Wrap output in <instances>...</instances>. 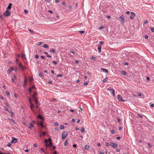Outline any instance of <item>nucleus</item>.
I'll list each match as a JSON object with an SVG mask.
<instances>
[{
    "label": "nucleus",
    "mask_w": 154,
    "mask_h": 154,
    "mask_svg": "<svg viewBox=\"0 0 154 154\" xmlns=\"http://www.w3.org/2000/svg\"><path fill=\"white\" fill-rule=\"evenodd\" d=\"M68 132L67 131H63L62 134V139L64 140L66 138V137L67 135Z\"/></svg>",
    "instance_id": "nucleus-1"
},
{
    "label": "nucleus",
    "mask_w": 154,
    "mask_h": 154,
    "mask_svg": "<svg viewBox=\"0 0 154 154\" xmlns=\"http://www.w3.org/2000/svg\"><path fill=\"white\" fill-rule=\"evenodd\" d=\"M108 90L111 93L112 95L115 96V90L112 88L109 87L108 88Z\"/></svg>",
    "instance_id": "nucleus-2"
},
{
    "label": "nucleus",
    "mask_w": 154,
    "mask_h": 154,
    "mask_svg": "<svg viewBox=\"0 0 154 154\" xmlns=\"http://www.w3.org/2000/svg\"><path fill=\"white\" fill-rule=\"evenodd\" d=\"M11 14L10 11L8 10H6V11L3 14V15L6 17L9 16Z\"/></svg>",
    "instance_id": "nucleus-3"
},
{
    "label": "nucleus",
    "mask_w": 154,
    "mask_h": 154,
    "mask_svg": "<svg viewBox=\"0 0 154 154\" xmlns=\"http://www.w3.org/2000/svg\"><path fill=\"white\" fill-rule=\"evenodd\" d=\"M12 140L11 141V143H16L18 141V140L15 138L12 137Z\"/></svg>",
    "instance_id": "nucleus-4"
},
{
    "label": "nucleus",
    "mask_w": 154,
    "mask_h": 154,
    "mask_svg": "<svg viewBox=\"0 0 154 154\" xmlns=\"http://www.w3.org/2000/svg\"><path fill=\"white\" fill-rule=\"evenodd\" d=\"M117 98L120 101L124 102L125 101V100H124L122 98L121 96V95H118L117 96Z\"/></svg>",
    "instance_id": "nucleus-5"
},
{
    "label": "nucleus",
    "mask_w": 154,
    "mask_h": 154,
    "mask_svg": "<svg viewBox=\"0 0 154 154\" xmlns=\"http://www.w3.org/2000/svg\"><path fill=\"white\" fill-rule=\"evenodd\" d=\"M135 16V14L133 12H131V16L130 17V18L131 19H132Z\"/></svg>",
    "instance_id": "nucleus-6"
},
{
    "label": "nucleus",
    "mask_w": 154,
    "mask_h": 154,
    "mask_svg": "<svg viewBox=\"0 0 154 154\" xmlns=\"http://www.w3.org/2000/svg\"><path fill=\"white\" fill-rule=\"evenodd\" d=\"M37 125L38 126H41V127L42 128H43L44 127V125H43L42 122H38L37 123Z\"/></svg>",
    "instance_id": "nucleus-7"
},
{
    "label": "nucleus",
    "mask_w": 154,
    "mask_h": 154,
    "mask_svg": "<svg viewBox=\"0 0 154 154\" xmlns=\"http://www.w3.org/2000/svg\"><path fill=\"white\" fill-rule=\"evenodd\" d=\"M19 67L21 69V70H24L26 68V67L22 65L20 63H19Z\"/></svg>",
    "instance_id": "nucleus-8"
},
{
    "label": "nucleus",
    "mask_w": 154,
    "mask_h": 154,
    "mask_svg": "<svg viewBox=\"0 0 154 154\" xmlns=\"http://www.w3.org/2000/svg\"><path fill=\"white\" fill-rule=\"evenodd\" d=\"M119 18L121 19V22L122 23H123L124 22V16L123 15H122L120 16Z\"/></svg>",
    "instance_id": "nucleus-9"
},
{
    "label": "nucleus",
    "mask_w": 154,
    "mask_h": 154,
    "mask_svg": "<svg viewBox=\"0 0 154 154\" xmlns=\"http://www.w3.org/2000/svg\"><path fill=\"white\" fill-rule=\"evenodd\" d=\"M110 145L113 148H116L117 146V145L116 144L112 142L110 143Z\"/></svg>",
    "instance_id": "nucleus-10"
},
{
    "label": "nucleus",
    "mask_w": 154,
    "mask_h": 154,
    "mask_svg": "<svg viewBox=\"0 0 154 154\" xmlns=\"http://www.w3.org/2000/svg\"><path fill=\"white\" fill-rule=\"evenodd\" d=\"M27 82V79L26 77H25L24 80V84L23 85V87H25V85H26Z\"/></svg>",
    "instance_id": "nucleus-11"
},
{
    "label": "nucleus",
    "mask_w": 154,
    "mask_h": 154,
    "mask_svg": "<svg viewBox=\"0 0 154 154\" xmlns=\"http://www.w3.org/2000/svg\"><path fill=\"white\" fill-rule=\"evenodd\" d=\"M12 4L11 3H10L7 8V10H9L11 8Z\"/></svg>",
    "instance_id": "nucleus-12"
},
{
    "label": "nucleus",
    "mask_w": 154,
    "mask_h": 154,
    "mask_svg": "<svg viewBox=\"0 0 154 154\" xmlns=\"http://www.w3.org/2000/svg\"><path fill=\"white\" fill-rule=\"evenodd\" d=\"M101 45H99L98 46H97V47H98V51H99V53H100L101 52Z\"/></svg>",
    "instance_id": "nucleus-13"
},
{
    "label": "nucleus",
    "mask_w": 154,
    "mask_h": 154,
    "mask_svg": "<svg viewBox=\"0 0 154 154\" xmlns=\"http://www.w3.org/2000/svg\"><path fill=\"white\" fill-rule=\"evenodd\" d=\"M38 118L42 120H44V118L41 115H38Z\"/></svg>",
    "instance_id": "nucleus-14"
},
{
    "label": "nucleus",
    "mask_w": 154,
    "mask_h": 154,
    "mask_svg": "<svg viewBox=\"0 0 154 154\" xmlns=\"http://www.w3.org/2000/svg\"><path fill=\"white\" fill-rule=\"evenodd\" d=\"M101 70L105 72L106 73H107L108 72V71L107 69L104 68H101Z\"/></svg>",
    "instance_id": "nucleus-15"
},
{
    "label": "nucleus",
    "mask_w": 154,
    "mask_h": 154,
    "mask_svg": "<svg viewBox=\"0 0 154 154\" xmlns=\"http://www.w3.org/2000/svg\"><path fill=\"white\" fill-rule=\"evenodd\" d=\"M29 125H30V126H29V127L30 129H32V128L34 127V125L32 123H30L29 124Z\"/></svg>",
    "instance_id": "nucleus-16"
},
{
    "label": "nucleus",
    "mask_w": 154,
    "mask_h": 154,
    "mask_svg": "<svg viewBox=\"0 0 154 154\" xmlns=\"http://www.w3.org/2000/svg\"><path fill=\"white\" fill-rule=\"evenodd\" d=\"M30 108L32 110H33V109L34 108V105L32 103L30 104Z\"/></svg>",
    "instance_id": "nucleus-17"
},
{
    "label": "nucleus",
    "mask_w": 154,
    "mask_h": 154,
    "mask_svg": "<svg viewBox=\"0 0 154 154\" xmlns=\"http://www.w3.org/2000/svg\"><path fill=\"white\" fill-rule=\"evenodd\" d=\"M33 99L34 100L35 103H37V102H38L37 101V99L35 98V96L34 97V96H33Z\"/></svg>",
    "instance_id": "nucleus-18"
},
{
    "label": "nucleus",
    "mask_w": 154,
    "mask_h": 154,
    "mask_svg": "<svg viewBox=\"0 0 154 154\" xmlns=\"http://www.w3.org/2000/svg\"><path fill=\"white\" fill-rule=\"evenodd\" d=\"M50 52H52L53 53H54L55 52V51L54 49L51 48L50 50Z\"/></svg>",
    "instance_id": "nucleus-19"
},
{
    "label": "nucleus",
    "mask_w": 154,
    "mask_h": 154,
    "mask_svg": "<svg viewBox=\"0 0 154 154\" xmlns=\"http://www.w3.org/2000/svg\"><path fill=\"white\" fill-rule=\"evenodd\" d=\"M43 47L45 48H48L49 46L47 44H45L43 45Z\"/></svg>",
    "instance_id": "nucleus-20"
},
{
    "label": "nucleus",
    "mask_w": 154,
    "mask_h": 154,
    "mask_svg": "<svg viewBox=\"0 0 154 154\" xmlns=\"http://www.w3.org/2000/svg\"><path fill=\"white\" fill-rule=\"evenodd\" d=\"M46 134V132H45V131H43V132H42V134H39V136H40V137H41L42 136V135H43L44 136V135H45Z\"/></svg>",
    "instance_id": "nucleus-21"
},
{
    "label": "nucleus",
    "mask_w": 154,
    "mask_h": 154,
    "mask_svg": "<svg viewBox=\"0 0 154 154\" xmlns=\"http://www.w3.org/2000/svg\"><path fill=\"white\" fill-rule=\"evenodd\" d=\"M89 146L88 145H86L85 146V148L86 150H88L89 149Z\"/></svg>",
    "instance_id": "nucleus-22"
},
{
    "label": "nucleus",
    "mask_w": 154,
    "mask_h": 154,
    "mask_svg": "<svg viewBox=\"0 0 154 154\" xmlns=\"http://www.w3.org/2000/svg\"><path fill=\"white\" fill-rule=\"evenodd\" d=\"M80 131L81 132H84L85 131V129L83 128H81L80 129Z\"/></svg>",
    "instance_id": "nucleus-23"
},
{
    "label": "nucleus",
    "mask_w": 154,
    "mask_h": 154,
    "mask_svg": "<svg viewBox=\"0 0 154 154\" xmlns=\"http://www.w3.org/2000/svg\"><path fill=\"white\" fill-rule=\"evenodd\" d=\"M122 74L123 75H125L126 74V72L124 71H123L121 72Z\"/></svg>",
    "instance_id": "nucleus-24"
},
{
    "label": "nucleus",
    "mask_w": 154,
    "mask_h": 154,
    "mask_svg": "<svg viewBox=\"0 0 154 154\" xmlns=\"http://www.w3.org/2000/svg\"><path fill=\"white\" fill-rule=\"evenodd\" d=\"M29 30L31 33L32 34H33L34 33V31L33 30H32L31 29H29Z\"/></svg>",
    "instance_id": "nucleus-25"
},
{
    "label": "nucleus",
    "mask_w": 154,
    "mask_h": 154,
    "mask_svg": "<svg viewBox=\"0 0 154 154\" xmlns=\"http://www.w3.org/2000/svg\"><path fill=\"white\" fill-rule=\"evenodd\" d=\"M12 143H11V142H10V143H9L8 144H7V146L8 147H10L11 146L12 144Z\"/></svg>",
    "instance_id": "nucleus-26"
},
{
    "label": "nucleus",
    "mask_w": 154,
    "mask_h": 154,
    "mask_svg": "<svg viewBox=\"0 0 154 154\" xmlns=\"http://www.w3.org/2000/svg\"><path fill=\"white\" fill-rule=\"evenodd\" d=\"M10 121L12 122L13 124H15V121L12 119H10Z\"/></svg>",
    "instance_id": "nucleus-27"
},
{
    "label": "nucleus",
    "mask_w": 154,
    "mask_h": 154,
    "mask_svg": "<svg viewBox=\"0 0 154 154\" xmlns=\"http://www.w3.org/2000/svg\"><path fill=\"white\" fill-rule=\"evenodd\" d=\"M44 75L42 72H40L39 74V76L40 77H43Z\"/></svg>",
    "instance_id": "nucleus-28"
},
{
    "label": "nucleus",
    "mask_w": 154,
    "mask_h": 154,
    "mask_svg": "<svg viewBox=\"0 0 154 154\" xmlns=\"http://www.w3.org/2000/svg\"><path fill=\"white\" fill-rule=\"evenodd\" d=\"M107 81V78H106L105 79H104L103 80V82H106Z\"/></svg>",
    "instance_id": "nucleus-29"
},
{
    "label": "nucleus",
    "mask_w": 154,
    "mask_h": 154,
    "mask_svg": "<svg viewBox=\"0 0 154 154\" xmlns=\"http://www.w3.org/2000/svg\"><path fill=\"white\" fill-rule=\"evenodd\" d=\"M90 59H91V60H95V59H96V58L95 57H90Z\"/></svg>",
    "instance_id": "nucleus-30"
},
{
    "label": "nucleus",
    "mask_w": 154,
    "mask_h": 154,
    "mask_svg": "<svg viewBox=\"0 0 154 154\" xmlns=\"http://www.w3.org/2000/svg\"><path fill=\"white\" fill-rule=\"evenodd\" d=\"M53 145V144H52V142H49V146H52Z\"/></svg>",
    "instance_id": "nucleus-31"
},
{
    "label": "nucleus",
    "mask_w": 154,
    "mask_h": 154,
    "mask_svg": "<svg viewBox=\"0 0 154 154\" xmlns=\"http://www.w3.org/2000/svg\"><path fill=\"white\" fill-rule=\"evenodd\" d=\"M36 105V108H38L40 104H39L38 102H37V103H35Z\"/></svg>",
    "instance_id": "nucleus-32"
},
{
    "label": "nucleus",
    "mask_w": 154,
    "mask_h": 154,
    "mask_svg": "<svg viewBox=\"0 0 154 154\" xmlns=\"http://www.w3.org/2000/svg\"><path fill=\"white\" fill-rule=\"evenodd\" d=\"M67 144H68V141H67V140H66L65 141L64 143V146H66L67 145Z\"/></svg>",
    "instance_id": "nucleus-33"
},
{
    "label": "nucleus",
    "mask_w": 154,
    "mask_h": 154,
    "mask_svg": "<svg viewBox=\"0 0 154 154\" xmlns=\"http://www.w3.org/2000/svg\"><path fill=\"white\" fill-rule=\"evenodd\" d=\"M137 116H138L140 117V118H142L143 117V116L141 115L139 113H138L137 114Z\"/></svg>",
    "instance_id": "nucleus-34"
},
{
    "label": "nucleus",
    "mask_w": 154,
    "mask_h": 154,
    "mask_svg": "<svg viewBox=\"0 0 154 154\" xmlns=\"http://www.w3.org/2000/svg\"><path fill=\"white\" fill-rule=\"evenodd\" d=\"M148 145L149 146V147L150 148L152 147V145L150 143H147Z\"/></svg>",
    "instance_id": "nucleus-35"
},
{
    "label": "nucleus",
    "mask_w": 154,
    "mask_h": 154,
    "mask_svg": "<svg viewBox=\"0 0 154 154\" xmlns=\"http://www.w3.org/2000/svg\"><path fill=\"white\" fill-rule=\"evenodd\" d=\"M150 29L152 32H154V28L151 27Z\"/></svg>",
    "instance_id": "nucleus-36"
},
{
    "label": "nucleus",
    "mask_w": 154,
    "mask_h": 154,
    "mask_svg": "<svg viewBox=\"0 0 154 154\" xmlns=\"http://www.w3.org/2000/svg\"><path fill=\"white\" fill-rule=\"evenodd\" d=\"M6 94L8 96L10 95L9 92L8 91H6Z\"/></svg>",
    "instance_id": "nucleus-37"
},
{
    "label": "nucleus",
    "mask_w": 154,
    "mask_h": 154,
    "mask_svg": "<svg viewBox=\"0 0 154 154\" xmlns=\"http://www.w3.org/2000/svg\"><path fill=\"white\" fill-rule=\"evenodd\" d=\"M60 128L61 129H62L64 128V127L63 125H61L60 127Z\"/></svg>",
    "instance_id": "nucleus-38"
},
{
    "label": "nucleus",
    "mask_w": 154,
    "mask_h": 154,
    "mask_svg": "<svg viewBox=\"0 0 154 154\" xmlns=\"http://www.w3.org/2000/svg\"><path fill=\"white\" fill-rule=\"evenodd\" d=\"M53 63L54 64H55V65H56V64H57L58 62H57V61H53Z\"/></svg>",
    "instance_id": "nucleus-39"
},
{
    "label": "nucleus",
    "mask_w": 154,
    "mask_h": 154,
    "mask_svg": "<svg viewBox=\"0 0 154 154\" xmlns=\"http://www.w3.org/2000/svg\"><path fill=\"white\" fill-rule=\"evenodd\" d=\"M99 43L100 44V45H102V44H103V43H104V42H103L100 41L99 42Z\"/></svg>",
    "instance_id": "nucleus-40"
},
{
    "label": "nucleus",
    "mask_w": 154,
    "mask_h": 154,
    "mask_svg": "<svg viewBox=\"0 0 154 154\" xmlns=\"http://www.w3.org/2000/svg\"><path fill=\"white\" fill-rule=\"evenodd\" d=\"M79 32L81 34L85 32V31H79Z\"/></svg>",
    "instance_id": "nucleus-41"
},
{
    "label": "nucleus",
    "mask_w": 154,
    "mask_h": 154,
    "mask_svg": "<svg viewBox=\"0 0 154 154\" xmlns=\"http://www.w3.org/2000/svg\"><path fill=\"white\" fill-rule=\"evenodd\" d=\"M29 80L30 82H31L33 81V79L32 78H30L29 79Z\"/></svg>",
    "instance_id": "nucleus-42"
},
{
    "label": "nucleus",
    "mask_w": 154,
    "mask_h": 154,
    "mask_svg": "<svg viewBox=\"0 0 154 154\" xmlns=\"http://www.w3.org/2000/svg\"><path fill=\"white\" fill-rule=\"evenodd\" d=\"M115 132V130L113 129L111 131V132L112 134H114Z\"/></svg>",
    "instance_id": "nucleus-43"
},
{
    "label": "nucleus",
    "mask_w": 154,
    "mask_h": 154,
    "mask_svg": "<svg viewBox=\"0 0 154 154\" xmlns=\"http://www.w3.org/2000/svg\"><path fill=\"white\" fill-rule=\"evenodd\" d=\"M24 12L25 13L27 14L28 13V11L27 10L25 9L24 10Z\"/></svg>",
    "instance_id": "nucleus-44"
},
{
    "label": "nucleus",
    "mask_w": 154,
    "mask_h": 154,
    "mask_svg": "<svg viewBox=\"0 0 154 154\" xmlns=\"http://www.w3.org/2000/svg\"><path fill=\"white\" fill-rule=\"evenodd\" d=\"M42 44V42H39L38 43V45H40Z\"/></svg>",
    "instance_id": "nucleus-45"
},
{
    "label": "nucleus",
    "mask_w": 154,
    "mask_h": 154,
    "mask_svg": "<svg viewBox=\"0 0 154 154\" xmlns=\"http://www.w3.org/2000/svg\"><path fill=\"white\" fill-rule=\"evenodd\" d=\"M148 21L147 20H145L144 22V24H146L148 23Z\"/></svg>",
    "instance_id": "nucleus-46"
},
{
    "label": "nucleus",
    "mask_w": 154,
    "mask_h": 154,
    "mask_svg": "<svg viewBox=\"0 0 154 154\" xmlns=\"http://www.w3.org/2000/svg\"><path fill=\"white\" fill-rule=\"evenodd\" d=\"M73 146L74 148H76L77 147V145L75 144L73 145Z\"/></svg>",
    "instance_id": "nucleus-47"
},
{
    "label": "nucleus",
    "mask_w": 154,
    "mask_h": 154,
    "mask_svg": "<svg viewBox=\"0 0 154 154\" xmlns=\"http://www.w3.org/2000/svg\"><path fill=\"white\" fill-rule=\"evenodd\" d=\"M48 140L47 139H45L44 140V142L45 143H46V144H47V143H48Z\"/></svg>",
    "instance_id": "nucleus-48"
},
{
    "label": "nucleus",
    "mask_w": 154,
    "mask_h": 154,
    "mask_svg": "<svg viewBox=\"0 0 154 154\" xmlns=\"http://www.w3.org/2000/svg\"><path fill=\"white\" fill-rule=\"evenodd\" d=\"M54 125L55 126H57L58 125V124L57 122H56L54 123Z\"/></svg>",
    "instance_id": "nucleus-49"
},
{
    "label": "nucleus",
    "mask_w": 154,
    "mask_h": 154,
    "mask_svg": "<svg viewBox=\"0 0 154 154\" xmlns=\"http://www.w3.org/2000/svg\"><path fill=\"white\" fill-rule=\"evenodd\" d=\"M105 145L106 146H108L109 145V143H106V144H105Z\"/></svg>",
    "instance_id": "nucleus-50"
},
{
    "label": "nucleus",
    "mask_w": 154,
    "mask_h": 154,
    "mask_svg": "<svg viewBox=\"0 0 154 154\" xmlns=\"http://www.w3.org/2000/svg\"><path fill=\"white\" fill-rule=\"evenodd\" d=\"M29 93H31V92L32 90L31 88H30L29 89Z\"/></svg>",
    "instance_id": "nucleus-51"
},
{
    "label": "nucleus",
    "mask_w": 154,
    "mask_h": 154,
    "mask_svg": "<svg viewBox=\"0 0 154 154\" xmlns=\"http://www.w3.org/2000/svg\"><path fill=\"white\" fill-rule=\"evenodd\" d=\"M4 109H5L6 110V111H8V108H7V107H6V106H4Z\"/></svg>",
    "instance_id": "nucleus-52"
},
{
    "label": "nucleus",
    "mask_w": 154,
    "mask_h": 154,
    "mask_svg": "<svg viewBox=\"0 0 154 154\" xmlns=\"http://www.w3.org/2000/svg\"><path fill=\"white\" fill-rule=\"evenodd\" d=\"M137 93H138V96H141V93L140 92H138Z\"/></svg>",
    "instance_id": "nucleus-53"
},
{
    "label": "nucleus",
    "mask_w": 154,
    "mask_h": 154,
    "mask_svg": "<svg viewBox=\"0 0 154 154\" xmlns=\"http://www.w3.org/2000/svg\"><path fill=\"white\" fill-rule=\"evenodd\" d=\"M57 77H58L60 76H62V75L61 74L57 75Z\"/></svg>",
    "instance_id": "nucleus-54"
},
{
    "label": "nucleus",
    "mask_w": 154,
    "mask_h": 154,
    "mask_svg": "<svg viewBox=\"0 0 154 154\" xmlns=\"http://www.w3.org/2000/svg\"><path fill=\"white\" fill-rule=\"evenodd\" d=\"M35 58H38V55L36 54V55H35Z\"/></svg>",
    "instance_id": "nucleus-55"
},
{
    "label": "nucleus",
    "mask_w": 154,
    "mask_h": 154,
    "mask_svg": "<svg viewBox=\"0 0 154 154\" xmlns=\"http://www.w3.org/2000/svg\"><path fill=\"white\" fill-rule=\"evenodd\" d=\"M88 84V83L87 82H85L84 83V85L85 86V85H87Z\"/></svg>",
    "instance_id": "nucleus-56"
},
{
    "label": "nucleus",
    "mask_w": 154,
    "mask_h": 154,
    "mask_svg": "<svg viewBox=\"0 0 154 154\" xmlns=\"http://www.w3.org/2000/svg\"><path fill=\"white\" fill-rule=\"evenodd\" d=\"M41 57L42 59H44L45 58V56H41Z\"/></svg>",
    "instance_id": "nucleus-57"
},
{
    "label": "nucleus",
    "mask_w": 154,
    "mask_h": 154,
    "mask_svg": "<svg viewBox=\"0 0 154 154\" xmlns=\"http://www.w3.org/2000/svg\"><path fill=\"white\" fill-rule=\"evenodd\" d=\"M146 80L148 81H149L150 80V79H149V78L148 77V76H147L146 77Z\"/></svg>",
    "instance_id": "nucleus-58"
},
{
    "label": "nucleus",
    "mask_w": 154,
    "mask_h": 154,
    "mask_svg": "<svg viewBox=\"0 0 154 154\" xmlns=\"http://www.w3.org/2000/svg\"><path fill=\"white\" fill-rule=\"evenodd\" d=\"M46 56L48 57H51V56L50 55H48V54H46Z\"/></svg>",
    "instance_id": "nucleus-59"
},
{
    "label": "nucleus",
    "mask_w": 154,
    "mask_h": 154,
    "mask_svg": "<svg viewBox=\"0 0 154 154\" xmlns=\"http://www.w3.org/2000/svg\"><path fill=\"white\" fill-rule=\"evenodd\" d=\"M46 56L48 57H51V56L50 55H48V54H46Z\"/></svg>",
    "instance_id": "nucleus-60"
},
{
    "label": "nucleus",
    "mask_w": 154,
    "mask_h": 154,
    "mask_svg": "<svg viewBox=\"0 0 154 154\" xmlns=\"http://www.w3.org/2000/svg\"><path fill=\"white\" fill-rule=\"evenodd\" d=\"M145 38L146 39H147L148 38V36L147 35H145L144 36Z\"/></svg>",
    "instance_id": "nucleus-61"
},
{
    "label": "nucleus",
    "mask_w": 154,
    "mask_h": 154,
    "mask_svg": "<svg viewBox=\"0 0 154 154\" xmlns=\"http://www.w3.org/2000/svg\"><path fill=\"white\" fill-rule=\"evenodd\" d=\"M99 29H103L104 27L102 26H101V27H99Z\"/></svg>",
    "instance_id": "nucleus-62"
},
{
    "label": "nucleus",
    "mask_w": 154,
    "mask_h": 154,
    "mask_svg": "<svg viewBox=\"0 0 154 154\" xmlns=\"http://www.w3.org/2000/svg\"><path fill=\"white\" fill-rule=\"evenodd\" d=\"M54 154H58L56 151H55L53 152Z\"/></svg>",
    "instance_id": "nucleus-63"
},
{
    "label": "nucleus",
    "mask_w": 154,
    "mask_h": 154,
    "mask_svg": "<svg viewBox=\"0 0 154 154\" xmlns=\"http://www.w3.org/2000/svg\"><path fill=\"white\" fill-rule=\"evenodd\" d=\"M150 106L152 107H154V104H151L150 105Z\"/></svg>",
    "instance_id": "nucleus-64"
}]
</instances>
